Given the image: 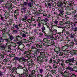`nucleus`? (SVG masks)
Here are the masks:
<instances>
[{
  "mask_svg": "<svg viewBox=\"0 0 77 77\" xmlns=\"http://www.w3.org/2000/svg\"><path fill=\"white\" fill-rule=\"evenodd\" d=\"M27 16H24V17H23V18L21 19V20L22 21H24V22H26V21H27Z\"/></svg>",
  "mask_w": 77,
  "mask_h": 77,
  "instance_id": "obj_17",
  "label": "nucleus"
},
{
  "mask_svg": "<svg viewBox=\"0 0 77 77\" xmlns=\"http://www.w3.org/2000/svg\"><path fill=\"white\" fill-rule=\"evenodd\" d=\"M73 71H77V67H74L73 68Z\"/></svg>",
  "mask_w": 77,
  "mask_h": 77,
  "instance_id": "obj_33",
  "label": "nucleus"
},
{
  "mask_svg": "<svg viewBox=\"0 0 77 77\" xmlns=\"http://www.w3.org/2000/svg\"><path fill=\"white\" fill-rule=\"evenodd\" d=\"M18 26H19V28H20V27H22V26H23V24L22 23H20V24H18Z\"/></svg>",
  "mask_w": 77,
  "mask_h": 77,
  "instance_id": "obj_59",
  "label": "nucleus"
},
{
  "mask_svg": "<svg viewBox=\"0 0 77 77\" xmlns=\"http://www.w3.org/2000/svg\"><path fill=\"white\" fill-rule=\"evenodd\" d=\"M29 29H32V24L29 23Z\"/></svg>",
  "mask_w": 77,
  "mask_h": 77,
  "instance_id": "obj_46",
  "label": "nucleus"
},
{
  "mask_svg": "<svg viewBox=\"0 0 77 77\" xmlns=\"http://www.w3.org/2000/svg\"><path fill=\"white\" fill-rule=\"evenodd\" d=\"M24 63L23 64V65H25L26 66V65H28V63H25L26 62L25 61H24Z\"/></svg>",
  "mask_w": 77,
  "mask_h": 77,
  "instance_id": "obj_52",
  "label": "nucleus"
},
{
  "mask_svg": "<svg viewBox=\"0 0 77 77\" xmlns=\"http://www.w3.org/2000/svg\"><path fill=\"white\" fill-rule=\"evenodd\" d=\"M32 5V3L31 2H29L28 3V6L29 7H30V9H31L32 10H34V9L35 8V7L33 6H31Z\"/></svg>",
  "mask_w": 77,
  "mask_h": 77,
  "instance_id": "obj_11",
  "label": "nucleus"
},
{
  "mask_svg": "<svg viewBox=\"0 0 77 77\" xmlns=\"http://www.w3.org/2000/svg\"><path fill=\"white\" fill-rule=\"evenodd\" d=\"M24 67H23V66L20 65H19L17 66V68L16 69V70L17 69H24Z\"/></svg>",
  "mask_w": 77,
  "mask_h": 77,
  "instance_id": "obj_15",
  "label": "nucleus"
},
{
  "mask_svg": "<svg viewBox=\"0 0 77 77\" xmlns=\"http://www.w3.org/2000/svg\"><path fill=\"white\" fill-rule=\"evenodd\" d=\"M60 61V59H58L57 60H53V62L54 63H57V64H58L59 63V61Z\"/></svg>",
  "mask_w": 77,
  "mask_h": 77,
  "instance_id": "obj_14",
  "label": "nucleus"
},
{
  "mask_svg": "<svg viewBox=\"0 0 77 77\" xmlns=\"http://www.w3.org/2000/svg\"><path fill=\"white\" fill-rule=\"evenodd\" d=\"M54 51L57 54H58L61 53V50L59 48H56L54 49Z\"/></svg>",
  "mask_w": 77,
  "mask_h": 77,
  "instance_id": "obj_9",
  "label": "nucleus"
},
{
  "mask_svg": "<svg viewBox=\"0 0 77 77\" xmlns=\"http://www.w3.org/2000/svg\"><path fill=\"white\" fill-rule=\"evenodd\" d=\"M56 5H57L56 2H54L52 4V5L53 7H55L56 6Z\"/></svg>",
  "mask_w": 77,
  "mask_h": 77,
  "instance_id": "obj_40",
  "label": "nucleus"
},
{
  "mask_svg": "<svg viewBox=\"0 0 77 77\" xmlns=\"http://www.w3.org/2000/svg\"><path fill=\"white\" fill-rule=\"evenodd\" d=\"M25 13V16H28L27 15V11H24Z\"/></svg>",
  "mask_w": 77,
  "mask_h": 77,
  "instance_id": "obj_56",
  "label": "nucleus"
},
{
  "mask_svg": "<svg viewBox=\"0 0 77 77\" xmlns=\"http://www.w3.org/2000/svg\"><path fill=\"white\" fill-rule=\"evenodd\" d=\"M66 69L67 70H69L70 71H73V68L70 67V66H68V67H67Z\"/></svg>",
  "mask_w": 77,
  "mask_h": 77,
  "instance_id": "obj_13",
  "label": "nucleus"
},
{
  "mask_svg": "<svg viewBox=\"0 0 77 77\" xmlns=\"http://www.w3.org/2000/svg\"><path fill=\"white\" fill-rule=\"evenodd\" d=\"M50 72H53V73H54V74H56V71L54 70L53 69L51 70Z\"/></svg>",
  "mask_w": 77,
  "mask_h": 77,
  "instance_id": "obj_32",
  "label": "nucleus"
},
{
  "mask_svg": "<svg viewBox=\"0 0 77 77\" xmlns=\"http://www.w3.org/2000/svg\"><path fill=\"white\" fill-rule=\"evenodd\" d=\"M64 47L65 48H67V49H68V45H65L64 46Z\"/></svg>",
  "mask_w": 77,
  "mask_h": 77,
  "instance_id": "obj_57",
  "label": "nucleus"
},
{
  "mask_svg": "<svg viewBox=\"0 0 77 77\" xmlns=\"http://www.w3.org/2000/svg\"><path fill=\"white\" fill-rule=\"evenodd\" d=\"M7 45V47H6V49L8 48V49L9 50H11V49L12 48V47H13V46H11V45Z\"/></svg>",
  "mask_w": 77,
  "mask_h": 77,
  "instance_id": "obj_19",
  "label": "nucleus"
},
{
  "mask_svg": "<svg viewBox=\"0 0 77 77\" xmlns=\"http://www.w3.org/2000/svg\"><path fill=\"white\" fill-rule=\"evenodd\" d=\"M63 5V3L62 2H58L57 4V6L58 7L61 8Z\"/></svg>",
  "mask_w": 77,
  "mask_h": 77,
  "instance_id": "obj_21",
  "label": "nucleus"
},
{
  "mask_svg": "<svg viewBox=\"0 0 77 77\" xmlns=\"http://www.w3.org/2000/svg\"><path fill=\"white\" fill-rule=\"evenodd\" d=\"M6 45L2 43H2H0V48H1V49H6L7 48H6V47H7L8 46L7 45H8V43L5 44Z\"/></svg>",
  "mask_w": 77,
  "mask_h": 77,
  "instance_id": "obj_7",
  "label": "nucleus"
},
{
  "mask_svg": "<svg viewBox=\"0 0 77 77\" xmlns=\"http://www.w3.org/2000/svg\"><path fill=\"white\" fill-rule=\"evenodd\" d=\"M10 14H11V12H10V11H6L4 14L5 16V18H8V17H9Z\"/></svg>",
  "mask_w": 77,
  "mask_h": 77,
  "instance_id": "obj_10",
  "label": "nucleus"
},
{
  "mask_svg": "<svg viewBox=\"0 0 77 77\" xmlns=\"http://www.w3.org/2000/svg\"><path fill=\"white\" fill-rule=\"evenodd\" d=\"M58 69H59V71L60 70H62V66H59L57 67Z\"/></svg>",
  "mask_w": 77,
  "mask_h": 77,
  "instance_id": "obj_37",
  "label": "nucleus"
},
{
  "mask_svg": "<svg viewBox=\"0 0 77 77\" xmlns=\"http://www.w3.org/2000/svg\"><path fill=\"white\" fill-rule=\"evenodd\" d=\"M74 32H77V27H75L74 28Z\"/></svg>",
  "mask_w": 77,
  "mask_h": 77,
  "instance_id": "obj_64",
  "label": "nucleus"
},
{
  "mask_svg": "<svg viewBox=\"0 0 77 77\" xmlns=\"http://www.w3.org/2000/svg\"><path fill=\"white\" fill-rule=\"evenodd\" d=\"M49 9H51V3H48V7L49 8Z\"/></svg>",
  "mask_w": 77,
  "mask_h": 77,
  "instance_id": "obj_41",
  "label": "nucleus"
},
{
  "mask_svg": "<svg viewBox=\"0 0 77 77\" xmlns=\"http://www.w3.org/2000/svg\"><path fill=\"white\" fill-rule=\"evenodd\" d=\"M47 61V60H45V61L42 60H40V59H38L37 60V62L39 64H42L43 62H46Z\"/></svg>",
  "mask_w": 77,
  "mask_h": 77,
  "instance_id": "obj_12",
  "label": "nucleus"
},
{
  "mask_svg": "<svg viewBox=\"0 0 77 77\" xmlns=\"http://www.w3.org/2000/svg\"><path fill=\"white\" fill-rule=\"evenodd\" d=\"M63 30H62V32H66V28L65 27H62Z\"/></svg>",
  "mask_w": 77,
  "mask_h": 77,
  "instance_id": "obj_39",
  "label": "nucleus"
},
{
  "mask_svg": "<svg viewBox=\"0 0 77 77\" xmlns=\"http://www.w3.org/2000/svg\"><path fill=\"white\" fill-rule=\"evenodd\" d=\"M37 76L38 77H43V76L42 75H39V74L37 75Z\"/></svg>",
  "mask_w": 77,
  "mask_h": 77,
  "instance_id": "obj_63",
  "label": "nucleus"
},
{
  "mask_svg": "<svg viewBox=\"0 0 77 77\" xmlns=\"http://www.w3.org/2000/svg\"><path fill=\"white\" fill-rule=\"evenodd\" d=\"M75 37L74 34H71L70 35V38H74Z\"/></svg>",
  "mask_w": 77,
  "mask_h": 77,
  "instance_id": "obj_36",
  "label": "nucleus"
},
{
  "mask_svg": "<svg viewBox=\"0 0 77 77\" xmlns=\"http://www.w3.org/2000/svg\"><path fill=\"white\" fill-rule=\"evenodd\" d=\"M27 22L28 23H29V24H30V23H32V20L29 19L27 20Z\"/></svg>",
  "mask_w": 77,
  "mask_h": 77,
  "instance_id": "obj_54",
  "label": "nucleus"
},
{
  "mask_svg": "<svg viewBox=\"0 0 77 77\" xmlns=\"http://www.w3.org/2000/svg\"><path fill=\"white\" fill-rule=\"evenodd\" d=\"M47 21H49V19H48L47 18H45V22H47Z\"/></svg>",
  "mask_w": 77,
  "mask_h": 77,
  "instance_id": "obj_61",
  "label": "nucleus"
},
{
  "mask_svg": "<svg viewBox=\"0 0 77 77\" xmlns=\"http://www.w3.org/2000/svg\"><path fill=\"white\" fill-rule=\"evenodd\" d=\"M54 23H55L56 25H57L59 23V22H58V21L56 19L54 20Z\"/></svg>",
  "mask_w": 77,
  "mask_h": 77,
  "instance_id": "obj_38",
  "label": "nucleus"
},
{
  "mask_svg": "<svg viewBox=\"0 0 77 77\" xmlns=\"http://www.w3.org/2000/svg\"><path fill=\"white\" fill-rule=\"evenodd\" d=\"M29 41L31 42V43H33V42H35V40H34L33 38L32 40Z\"/></svg>",
  "mask_w": 77,
  "mask_h": 77,
  "instance_id": "obj_62",
  "label": "nucleus"
},
{
  "mask_svg": "<svg viewBox=\"0 0 77 77\" xmlns=\"http://www.w3.org/2000/svg\"><path fill=\"white\" fill-rule=\"evenodd\" d=\"M26 34H25V33H23L22 34V36L23 38H25L26 37Z\"/></svg>",
  "mask_w": 77,
  "mask_h": 77,
  "instance_id": "obj_42",
  "label": "nucleus"
},
{
  "mask_svg": "<svg viewBox=\"0 0 77 77\" xmlns=\"http://www.w3.org/2000/svg\"><path fill=\"white\" fill-rule=\"evenodd\" d=\"M23 4L25 7L27 6V2H25L23 3Z\"/></svg>",
  "mask_w": 77,
  "mask_h": 77,
  "instance_id": "obj_55",
  "label": "nucleus"
},
{
  "mask_svg": "<svg viewBox=\"0 0 77 77\" xmlns=\"http://www.w3.org/2000/svg\"><path fill=\"white\" fill-rule=\"evenodd\" d=\"M73 47L72 46H71V45H68V50H71V48H72V47Z\"/></svg>",
  "mask_w": 77,
  "mask_h": 77,
  "instance_id": "obj_31",
  "label": "nucleus"
},
{
  "mask_svg": "<svg viewBox=\"0 0 77 77\" xmlns=\"http://www.w3.org/2000/svg\"><path fill=\"white\" fill-rule=\"evenodd\" d=\"M0 18L2 21H5V20H4V17H3L1 15H0Z\"/></svg>",
  "mask_w": 77,
  "mask_h": 77,
  "instance_id": "obj_30",
  "label": "nucleus"
},
{
  "mask_svg": "<svg viewBox=\"0 0 77 77\" xmlns=\"http://www.w3.org/2000/svg\"><path fill=\"white\" fill-rule=\"evenodd\" d=\"M47 27L48 28H49V29L50 32H52V33H54V34H52V35H56V33H58V34H59V32H57V30L54 29H52V28H51V29H50V28L49 26L48 25H47Z\"/></svg>",
  "mask_w": 77,
  "mask_h": 77,
  "instance_id": "obj_5",
  "label": "nucleus"
},
{
  "mask_svg": "<svg viewBox=\"0 0 77 77\" xmlns=\"http://www.w3.org/2000/svg\"><path fill=\"white\" fill-rule=\"evenodd\" d=\"M23 40V38H22V39L17 41H19V42H17V44L19 45H21V44H22V43L21 42H22V40Z\"/></svg>",
  "mask_w": 77,
  "mask_h": 77,
  "instance_id": "obj_22",
  "label": "nucleus"
},
{
  "mask_svg": "<svg viewBox=\"0 0 77 77\" xmlns=\"http://www.w3.org/2000/svg\"><path fill=\"white\" fill-rule=\"evenodd\" d=\"M15 56V54H10L9 55V57H14Z\"/></svg>",
  "mask_w": 77,
  "mask_h": 77,
  "instance_id": "obj_27",
  "label": "nucleus"
},
{
  "mask_svg": "<svg viewBox=\"0 0 77 77\" xmlns=\"http://www.w3.org/2000/svg\"><path fill=\"white\" fill-rule=\"evenodd\" d=\"M4 40L5 41V42H7V44H8V43H9L10 42H11L10 39H5Z\"/></svg>",
  "mask_w": 77,
  "mask_h": 77,
  "instance_id": "obj_25",
  "label": "nucleus"
},
{
  "mask_svg": "<svg viewBox=\"0 0 77 77\" xmlns=\"http://www.w3.org/2000/svg\"><path fill=\"white\" fill-rule=\"evenodd\" d=\"M59 53V56H63V52L61 51V52Z\"/></svg>",
  "mask_w": 77,
  "mask_h": 77,
  "instance_id": "obj_50",
  "label": "nucleus"
},
{
  "mask_svg": "<svg viewBox=\"0 0 77 77\" xmlns=\"http://www.w3.org/2000/svg\"><path fill=\"white\" fill-rule=\"evenodd\" d=\"M66 15H71V13L70 12H68L67 11H66Z\"/></svg>",
  "mask_w": 77,
  "mask_h": 77,
  "instance_id": "obj_43",
  "label": "nucleus"
},
{
  "mask_svg": "<svg viewBox=\"0 0 77 77\" xmlns=\"http://www.w3.org/2000/svg\"><path fill=\"white\" fill-rule=\"evenodd\" d=\"M27 11V8L25 7H23L21 9V12L22 14L24 13V12L26 11Z\"/></svg>",
  "mask_w": 77,
  "mask_h": 77,
  "instance_id": "obj_16",
  "label": "nucleus"
},
{
  "mask_svg": "<svg viewBox=\"0 0 77 77\" xmlns=\"http://www.w3.org/2000/svg\"><path fill=\"white\" fill-rule=\"evenodd\" d=\"M40 14H43L44 13V12H45V11H43L42 10H40Z\"/></svg>",
  "mask_w": 77,
  "mask_h": 77,
  "instance_id": "obj_48",
  "label": "nucleus"
},
{
  "mask_svg": "<svg viewBox=\"0 0 77 77\" xmlns=\"http://www.w3.org/2000/svg\"><path fill=\"white\" fill-rule=\"evenodd\" d=\"M3 75H4V72L0 71V77L3 76Z\"/></svg>",
  "mask_w": 77,
  "mask_h": 77,
  "instance_id": "obj_34",
  "label": "nucleus"
},
{
  "mask_svg": "<svg viewBox=\"0 0 77 77\" xmlns=\"http://www.w3.org/2000/svg\"><path fill=\"white\" fill-rule=\"evenodd\" d=\"M9 39L11 42H12L13 40L14 41V42H16V41H18L20 40V39H22V37L19 35H18L16 36L14 38V37L12 36H11L10 37Z\"/></svg>",
  "mask_w": 77,
  "mask_h": 77,
  "instance_id": "obj_1",
  "label": "nucleus"
},
{
  "mask_svg": "<svg viewBox=\"0 0 77 77\" xmlns=\"http://www.w3.org/2000/svg\"><path fill=\"white\" fill-rule=\"evenodd\" d=\"M14 27L15 28V29H16L18 30V29H19V26H18V25H15L14 26Z\"/></svg>",
  "mask_w": 77,
  "mask_h": 77,
  "instance_id": "obj_28",
  "label": "nucleus"
},
{
  "mask_svg": "<svg viewBox=\"0 0 77 77\" xmlns=\"http://www.w3.org/2000/svg\"><path fill=\"white\" fill-rule=\"evenodd\" d=\"M58 10H59V14H58L61 17H62L63 18V16H64V13L63 12L65 11V9H63V8H62V10H59L58 9Z\"/></svg>",
  "mask_w": 77,
  "mask_h": 77,
  "instance_id": "obj_6",
  "label": "nucleus"
},
{
  "mask_svg": "<svg viewBox=\"0 0 77 77\" xmlns=\"http://www.w3.org/2000/svg\"><path fill=\"white\" fill-rule=\"evenodd\" d=\"M4 58V54H1V56H0V59H1L2 58Z\"/></svg>",
  "mask_w": 77,
  "mask_h": 77,
  "instance_id": "obj_51",
  "label": "nucleus"
},
{
  "mask_svg": "<svg viewBox=\"0 0 77 77\" xmlns=\"http://www.w3.org/2000/svg\"><path fill=\"white\" fill-rule=\"evenodd\" d=\"M72 14H75L76 13V11L75 10H73L72 11Z\"/></svg>",
  "mask_w": 77,
  "mask_h": 77,
  "instance_id": "obj_47",
  "label": "nucleus"
},
{
  "mask_svg": "<svg viewBox=\"0 0 77 77\" xmlns=\"http://www.w3.org/2000/svg\"><path fill=\"white\" fill-rule=\"evenodd\" d=\"M35 51H36L37 52V51L38 52V54H39V52H40V49L36 48L35 49Z\"/></svg>",
  "mask_w": 77,
  "mask_h": 77,
  "instance_id": "obj_44",
  "label": "nucleus"
},
{
  "mask_svg": "<svg viewBox=\"0 0 77 77\" xmlns=\"http://www.w3.org/2000/svg\"><path fill=\"white\" fill-rule=\"evenodd\" d=\"M47 77H52V74H51L48 73L47 74Z\"/></svg>",
  "mask_w": 77,
  "mask_h": 77,
  "instance_id": "obj_45",
  "label": "nucleus"
},
{
  "mask_svg": "<svg viewBox=\"0 0 77 77\" xmlns=\"http://www.w3.org/2000/svg\"><path fill=\"white\" fill-rule=\"evenodd\" d=\"M39 71H40V73H42L43 72V69H39Z\"/></svg>",
  "mask_w": 77,
  "mask_h": 77,
  "instance_id": "obj_58",
  "label": "nucleus"
},
{
  "mask_svg": "<svg viewBox=\"0 0 77 77\" xmlns=\"http://www.w3.org/2000/svg\"><path fill=\"white\" fill-rule=\"evenodd\" d=\"M50 44H51V45H54V44H55V43L54 42V41H53L50 42Z\"/></svg>",
  "mask_w": 77,
  "mask_h": 77,
  "instance_id": "obj_49",
  "label": "nucleus"
},
{
  "mask_svg": "<svg viewBox=\"0 0 77 77\" xmlns=\"http://www.w3.org/2000/svg\"><path fill=\"white\" fill-rule=\"evenodd\" d=\"M74 58L73 57L72 58H69L66 61V63L68 64L69 65H72V63H74Z\"/></svg>",
  "mask_w": 77,
  "mask_h": 77,
  "instance_id": "obj_3",
  "label": "nucleus"
},
{
  "mask_svg": "<svg viewBox=\"0 0 77 77\" xmlns=\"http://www.w3.org/2000/svg\"><path fill=\"white\" fill-rule=\"evenodd\" d=\"M76 77V75H75V74H73L70 77Z\"/></svg>",
  "mask_w": 77,
  "mask_h": 77,
  "instance_id": "obj_60",
  "label": "nucleus"
},
{
  "mask_svg": "<svg viewBox=\"0 0 77 77\" xmlns=\"http://www.w3.org/2000/svg\"><path fill=\"white\" fill-rule=\"evenodd\" d=\"M19 11H18L16 10L14 12V14H16L17 15H19V13L18 12Z\"/></svg>",
  "mask_w": 77,
  "mask_h": 77,
  "instance_id": "obj_29",
  "label": "nucleus"
},
{
  "mask_svg": "<svg viewBox=\"0 0 77 77\" xmlns=\"http://www.w3.org/2000/svg\"><path fill=\"white\" fill-rule=\"evenodd\" d=\"M65 24H67L68 26H70L72 25V26H74L75 24H74V23L72 22H71V21L69 20H66L65 22Z\"/></svg>",
  "mask_w": 77,
  "mask_h": 77,
  "instance_id": "obj_8",
  "label": "nucleus"
},
{
  "mask_svg": "<svg viewBox=\"0 0 77 77\" xmlns=\"http://www.w3.org/2000/svg\"><path fill=\"white\" fill-rule=\"evenodd\" d=\"M9 61H10V59L7 58L4 59L3 60V61L4 62H9Z\"/></svg>",
  "mask_w": 77,
  "mask_h": 77,
  "instance_id": "obj_23",
  "label": "nucleus"
},
{
  "mask_svg": "<svg viewBox=\"0 0 77 77\" xmlns=\"http://www.w3.org/2000/svg\"><path fill=\"white\" fill-rule=\"evenodd\" d=\"M65 10H66V11H70V7H66L65 8Z\"/></svg>",
  "mask_w": 77,
  "mask_h": 77,
  "instance_id": "obj_35",
  "label": "nucleus"
},
{
  "mask_svg": "<svg viewBox=\"0 0 77 77\" xmlns=\"http://www.w3.org/2000/svg\"><path fill=\"white\" fill-rule=\"evenodd\" d=\"M63 51L64 52L65 54L68 55L69 53L72 55H76L77 56V51L76 50H74L72 51H70L69 52L67 51H65L64 50H63Z\"/></svg>",
  "mask_w": 77,
  "mask_h": 77,
  "instance_id": "obj_2",
  "label": "nucleus"
},
{
  "mask_svg": "<svg viewBox=\"0 0 77 77\" xmlns=\"http://www.w3.org/2000/svg\"><path fill=\"white\" fill-rule=\"evenodd\" d=\"M72 17L73 19H76L77 18V14H73L72 15Z\"/></svg>",
  "mask_w": 77,
  "mask_h": 77,
  "instance_id": "obj_26",
  "label": "nucleus"
},
{
  "mask_svg": "<svg viewBox=\"0 0 77 77\" xmlns=\"http://www.w3.org/2000/svg\"><path fill=\"white\" fill-rule=\"evenodd\" d=\"M51 41V40H48V39L46 42V43H47L48 44L47 45V47H49V46H51V45H50V43H49V42H50Z\"/></svg>",
  "mask_w": 77,
  "mask_h": 77,
  "instance_id": "obj_20",
  "label": "nucleus"
},
{
  "mask_svg": "<svg viewBox=\"0 0 77 77\" xmlns=\"http://www.w3.org/2000/svg\"><path fill=\"white\" fill-rule=\"evenodd\" d=\"M45 36L47 37V39H51V38H53V36L51 35H47L45 34Z\"/></svg>",
  "mask_w": 77,
  "mask_h": 77,
  "instance_id": "obj_18",
  "label": "nucleus"
},
{
  "mask_svg": "<svg viewBox=\"0 0 77 77\" xmlns=\"http://www.w3.org/2000/svg\"><path fill=\"white\" fill-rule=\"evenodd\" d=\"M28 71L26 70L25 72H23L22 74H21V75H28Z\"/></svg>",
  "mask_w": 77,
  "mask_h": 77,
  "instance_id": "obj_24",
  "label": "nucleus"
},
{
  "mask_svg": "<svg viewBox=\"0 0 77 77\" xmlns=\"http://www.w3.org/2000/svg\"><path fill=\"white\" fill-rule=\"evenodd\" d=\"M14 58L16 61L18 60L19 62H24V61H26V59L24 58V57H22L19 58V57H14Z\"/></svg>",
  "mask_w": 77,
  "mask_h": 77,
  "instance_id": "obj_4",
  "label": "nucleus"
},
{
  "mask_svg": "<svg viewBox=\"0 0 77 77\" xmlns=\"http://www.w3.org/2000/svg\"><path fill=\"white\" fill-rule=\"evenodd\" d=\"M30 56L31 58H33V57H34V54H31L30 55Z\"/></svg>",
  "mask_w": 77,
  "mask_h": 77,
  "instance_id": "obj_53",
  "label": "nucleus"
}]
</instances>
